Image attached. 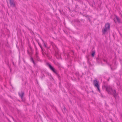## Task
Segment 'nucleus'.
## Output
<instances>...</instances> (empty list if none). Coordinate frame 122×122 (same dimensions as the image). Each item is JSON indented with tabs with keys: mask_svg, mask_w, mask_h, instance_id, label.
<instances>
[{
	"mask_svg": "<svg viewBox=\"0 0 122 122\" xmlns=\"http://www.w3.org/2000/svg\"><path fill=\"white\" fill-rule=\"evenodd\" d=\"M104 86L108 94L113 95L116 100L119 99V97L118 96V94L117 93H116L115 90H113L112 88L109 85H104Z\"/></svg>",
	"mask_w": 122,
	"mask_h": 122,
	"instance_id": "1",
	"label": "nucleus"
},
{
	"mask_svg": "<svg viewBox=\"0 0 122 122\" xmlns=\"http://www.w3.org/2000/svg\"><path fill=\"white\" fill-rule=\"evenodd\" d=\"M110 24L109 23H107L105 24V27H103L102 30V35H105L107 31L110 30Z\"/></svg>",
	"mask_w": 122,
	"mask_h": 122,
	"instance_id": "2",
	"label": "nucleus"
},
{
	"mask_svg": "<svg viewBox=\"0 0 122 122\" xmlns=\"http://www.w3.org/2000/svg\"><path fill=\"white\" fill-rule=\"evenodd\" d=\"M94 85L95 87H97L98 91L99 92H100L101 91L100 89V86L99 84V81L97 80V78H95L93 81Z\"/></svg>",
	"mask_w": 122,
	"mask_h": 122,
	"instance_id": "3",
	"label": "nucleus"
},
{
	"mask_svg": "<svg viewBox=\"0 0 122 122\" xmlns=\"http://www.w3.org/2000/svg\"><path fill=\"white\" fill-rule=\"evenodd\" d=\"M46 64L48 66L50 69L54 73H55L57 76L59 75L57 72L56 71L55 68L49 63L47 62L46 63Z\"/></svg>",
	"mask_w": 122,
	"mask_h": 122,
	"instance_id": "4",
	"label": "nucleus"
},
{
	"mask_svg": "<svg viewBox=\"0 0 122 122\" xmlns=\"http://www.w3.org/2000/svg\"><path fill=\"white\" fill-rule=\"evenodd\" d=\"M10 3V6L15 7L16 6V5L14 2V0H9Z\"/></svg>",
	"mask_w": 122,
	"mask_h": 122,
	"instance_id": "5",
	"label": "nucleus"
},
{
	"mask_svg": "<svg viewBox=\"0 0 122 122\" xmlns=\"http://www.w3.org/2000/svg\"><path fill=\"white\" fill-rule=\"evenodd\" d=\"M21 93L19 92L18 93V94L19 97H20L21 98H22V97H24V91H21Z\"/></svg>",
	"mask_w": 122,
	"mask_h": 122,
	"instance_id": "6",
	"label": "nucleus"
},
{
	"mask_svg": "<svg viewBox=\"0 0 122 122\" xmlns=\"http://www.w3.org/2000/svg\"><path fill=\"white\" fill-rule=\"evenodd\" d=\"M96 59L97 61V62L98 64H100L101 61H102L100 58H96Z\"/></svg>",
	"mask_w": 122,
	"mask_h": 122,
	"instance_id": "7",
	"label": "nucleus"
},
{
	"mask_svg": "<svg viewBox=\"0 0 122 122\" xmlns=\"http://www.w3.org/2000/svg\"><path fill=\"white\" fill-rule=\"evenodd\" d=\"M30 60L32 62L34 65H36V64L32 57H30Z\"/></svg>",
	"mask_w": 122,
	"mask_h": 122,
	"instance_id": "8",
	"label": "nucleus"
},
{
	"mask_svg": "<svg viewBox=\"0 0 122 122\" xmlns=\"http://www.w3.org/2000/svg\"><path fill=\"white\" fill-rule=\"evenodd\" d=\"M95 51H92V53L91 54V56L92 57H94V55H95Z\"/></svg>",
	"mask_w": 122,
	"mask_h": 122,
	"instance_id": "9",
	"label": "nucleus"
},
{
	"mask_svg": "<svg viewBox=\"0 0 122 122\" xmlns=\"http://www.w3.org/2000/svg\"><path fill=\"white\" fill-rule=\"evenodd\" d=\"M116 18L117 21L118 22V23H120L121 22L120 21V19L116 15Z\"/></svg>",
	"mask_w": 122,
	"mask_h": 122,
	"instance_id": "10",
	"label": "nucleus"
},
{
	"mask_svg": "<svg viewBox=\"0 0 122 122\" xmlns=\"http://www.w3.org/2000/svg\"><path fill=\"white\" fill-rule=\"evenodd\" d=\"M74 21L75 22L80 23V21L78 19H75L74 20Z\"/></svg>",
	"mask_w": 122,
	"mask_h": 122,
	"instance_id": "11",
	"label": "nucleus"
},
{
	"mask_svg": "<svg viewBox=\"0 0 122 122\" xmlns=\"http://www.w3.org/2000/svg\"><path fill=\"white\" fill-rule=\"evenodd\" d=\"M38 43V44L39 46H40L41 49L42 51L43 52V48L41 46V44H40L39 42Z\"/></svg>",
	"mask_w": 122,
	"mask_h": 122,
	"instance_id": "12",
	"label": "nucleus"
},
{
	"mask_svg": "<svg viewBox=\"0 0 122 122\" xmlns=\"http://www.w3.org/2000/svg\"><path fill=\"white\" fill-rule=\"evenodd\" d=\"M55 47L56 48V49H55L54 50H55V53L56 54H57V50H58V49L57 47L56 46H55Z\"/></svg>",
	"mask_w": 122,
	"mask_h": 122,
	"instance_id": "13",
	"label": "nucleus"
},
{
	"mask_svg": "<svg viewBox=\"0 0 122 122\" xmlns=\"http://www.w3.org/2000/svg\"><path fill=\"white\" fill-rule=\"evenodd\" d=\"M101 68L102 69V70H106L107 69V68L105 67L101 66Z\"/></svg>",
	"mask_w": 122,
	"mask_h": 122,
	"instance_id": "14",
	"label": "nucleus"
},
{
	"mask_svg": "<svg viewBox=\"0 0 122 122\" xmlns=\"http://www.w3.org/2000/svg\"><path fill=\"white\" fill-rule=\"evenodd\" d=\"M21 98V99H22V101L23 102H25V98L24 97H22V98Z\"/></svg>",
	"mask_w": 122,
	"mask_h": 122,
	"instance_id": "15",
	"label": "nucleus"
},
{
	"mask_svg": "<svg viewBox=\"0 0 122 122\" xmlns=\"http://www.w3.org/2000/svg\"><path fill=\"white\" fill-rule=\"evenodd\" d=\"M47 74L49 76H51V77H52V76H51V74L50 73H49L48 72H47Z\"/></svg>",
	"mask_w": 122,
	"mask_h": 122,
	"instance_id": "16",
	"label": "nucleus"
},
{
	"mask_svg": "<svg viewBox=\"0 0 122 122\" xmlns=\"http://www.w3.org/2000/svg\"><path fill=\"white\" fill-rule=\"evenodd\" d=\"M87 59H88V61H87V62L89 63V64L90 65V66H92V65H91V64L90 63V62L89 61V59H88V57H87Z\"/></svg>",
	"mask_w": 122,
	"mask_h": 122,
	"instance_id": "17",
	"label": "nucleus"
},
{
	"mask_svg": "<svg viewBox=\"0 0 122 122\" xmlns=\"http://www.w3.org/2000/svg\"><path fill=\"white\" fill-rule=\"evenodd\" d=\"M43 87L44 89H45L47 88V87L46 85H44L43 86Z\"/></svg>",
	"mask_w": 122,
	"mask_h": 122,
	"instance_id": "18",
	"label": "nucleus"
},
{
	"mask_svg": "<svg viewBox=\"0 0 122 122\" xmlns=\"http://www.w3.org/2000/svg\"><path fill=\"white\" fill-rule=\"evenodd\" d=\"M45 54L48 57L49 59H51V58L48 56V54H47L46 53Z\"/></svg>",
	"mask_w": 122,
	"mask_h": 122,
	"instance_id": "19",
	"label": "nucleus"
},
{
	"mask_svg": "<svg viewBox=\"0 0 122 122\" xmlns=\"http://www.w3.org/2000/svg\"><path fill=\"white\" fill-rule=\"evenodd\" d=\"M36 41L37 42V43H38L39 42V40L37 39H36V38H35Z\"/></svg>",
	"mask_w": 122,
	"mask_h": 122,
	"instance_id": "20",
	"label": "nucleus"
},
{
	"mask_svg": "<svg viewBox=\"0 0 122 122\" xmlns=\"http://www.w3.org/2000/svg\"><path fill=\"white\" fill-rule=\"evenodd\" d=\"M85 16L86 17H89V16L88 15H85Z\"/></svg>",
	"mask_w": 122,
	"mask_h": 122,
	"instance_id": "21",
	"label": "nucleus"
},
{
	"mask_svg": "<svg viewBox=\"0 0 122 122\" xmlns=\"http://www.w3.org/2000/svg\"><path fill=\"white\" fill-rule=\"evenodd\" d=\"M44 46L45 47H47L46 46V44L45 43V42H44Z\"/></svg>",
	"mask_w": 122,
	"mask_h": 122,
	"instance_id": "22",
	"label": "nucleus"
},
{
	"mask_svg": "<svg viewBox=\"0 0 122 122\" xmlns=\"http://www.w3.org/2000/svg\"><path fill=\"white\" fill-rule=\"evenodd\" d=\"M57 76L58 77V78H59V79L60 80V76L59 75H58Z\"/></svg>",
	"mask_w": 122,
	"mask_h": 122,
	"instance_id": "23",
	"label": "nucleus"
},
{
	"mask_svg": "<svg viewBox=\"0 0 122 122\" xmlns=\"http://www.w3.org/2000/svg\"><path fill=\"white\" fill-rule=\"evenodd\" d=\"M59 10V12H60V13L61 14H62V12H61V10H60V9H59L58 10Z\"/></svg>",
	"mask_w": 122,
	"mask_h": 122,
	"instance_id": "24",
	"label": "nucleus"
},
{
	"mask_svg": "<svg viewBox=\"0 0 122 122\" xmlns=\"http://www.w3.org/2000/svg\"><path fill=\"white\" fill-rule=\"evenodd\" d=\"M39 117H40V119H41V120L42 121V117H41V115H40L39 114Z\"/></svg>",
	"mask_w": 122,
	"mask_h": 122,
	"instance_id": "25",
	"label": "nucleus"
},
{
	"mask_svg": "<svg viewBox=\"0 0 122 122\" xmlns=\"http://www.w3.org/2000/svg\"><path fill=\"white\" fill-rule=\"evenodd\" d=\"M6 118L9 122H11L10 120L7 117H6Z\"/></svg>",
	"mask_w": 122,
	"mask_h": 122,
	"instance_id": "26",
	"label": "nucleus"
},
{
	"mask_svg": "<svg viewBox=\"0 0 122 122\" xmlns=\"http://www.w3.org/2000/svg\"><path fill=\"white\" fill-rule=\"evenodd\" d=\"M43 76H42L41 77V78L42 79L43 78V76L44 77H45V75L44 74H43Z\"/></svg>",
	"mask_w": 122,
	"mask_h": 122,
	"instance_id": "27",
	"label": "nucleus"
},
{
	"mask_svg": "<svg viewBox=\"0 0 122 122\" xmlns=\"http://www.w3.org/2000/svg\"><path fill=\"white\" fill-rule=\"evenodd\" d=\"M63 109L65 111L66 110V108L65 107H64V108H63Z\"/></svg>",
	"mask_w": 122,
	"mask_h": 122,
	"instance_id": "28",
	"label": "nucleus"
},
{
	"mask_svg": "<svg viewBox=\"0 0 122 122\" xmlns=\"http://www.w3.org/2000/svg\"><path fill=\"white\" fill-rule=\"evenodd\" d=\"M56 109V112H57V113H58V114H60V113L57 110V109L56 108L55 109Z\"/></svg>",
	"mask_w": 122,
	"mask_h": 122,
	"instance_id": "29",
	"label": "nucleus"
},
{
	"mask_svg": "<svg viewBox=\"0 0 122 122\" xmlns=\"http://www.w3.org/2000/svg\"><path fill=\"white\" fill-rule=\"evenodd\" d=\"M34 46H35V48H36V50H37V48L36 47V45H35V43H34Z\"/></svg>",
	"mask_w": 122,
	"mask_h": 122,
	"instance_id": "30",
	"label": "nucleus"
},
{
	"mask_svg": "<svg viewBox=\"0 0 122 122\" xmlns=\"http://www.w3.org/2000/svg\"><path fill=\"white\" fill-rule=\"evenodd\" d=\"M12 63H13V65L14 66H16V65H15V64H14V62H12Z\"/></svg>",
	"mask_w": 122,
	"mask_h": 122,
	"instance_id": "31",
	"label": "nucleus"
},
{
	"mask_svg": "<svg viewBox=\"0 0 122 122\" xmlns=\"http://www.w3.org/2000/svg\"><path fill=\"white\" fill-rule=\"evenodd\" d=\"M103 61L104 62H106L107 61L105 60V59H103Z\"/></svg>",
	"mask_w": 122,
	"mask_h": 122,
	"instance_id": "32",
	"label": "nucleus"
},
{
	"mask_svg": "<svg viewBox=\"0 0 122 122\" xmlns=\"http://www.w3.org/2000/svg\"><path fill=\"white\" fill-rule=\"evenodd\" d=\"M96 58H100V56H99V54L98 55V57H97Z\"/></svg>",
	"mask_w": 122,
	"mask_h": 122,
	"instance_id": "33",
	"label": "nucleus"
},
{
	"mask_svg": "<svg viewBox=\"0 0 122 122\" xmlns=\"http://www.w3.org/2000/svg\"><path fill=\"white\" fill-rule=\"evenodd\" d=\"M100 63H101L102 65H103L102 62V61H101Z\"/></svg>",
	"mask_w": 122,
	"mask_h": 122,
	"instance_id": "34",
	"label": "nucleus"
},
{
	"mask_svg": "<svg viewBox=\"0 0 122 122\" xmlns=\"http://www.w3.org/2000/svg\"><path fill=\"white\" fill-rule=\"evenodd\" d=\"M19 64L20 62V56H19Z\"/></svg>",
	"mask_w": 122,
	"mask_h": 122,
	"instance_id": "35",
	"label": "nucleus"
},
{
	"mask_svg": "<svg viewBox=\"0 0 122 122\" xmlns=\"http://www.w3.org/2000/svg\"><path fill=\"white\" fill-rule=\"evenodd\" d=\"M110 67V68H111V69L112 70V71H113V70H114L113 69V68L112 67H111H111Z\"/></svg>",
	"mask_w": 122,
	"mask_h": 122,
	"instance_id": "36",
	"label": "nucleus"
},
{
	"mask_svg": "<svg viewBox=\"0 0 122 122\" xmlns=\"http://www.w3.org/2000/svg\"><path fill=\"white\" fill-rule=\"evenodd\" d=\"M107 64L110 67H111V65H110L109 63H108Z\"/></svg>",
	"mask_w": 122,
	"mask_h": 122,
	"instance_id": "37",
	"label": "nucleus"
},
{
	"mask_svg": "<svg viewBox=\"0 0 122 122\" xmlns=\"http://www.w3.org/2000/svg\"><path fill=\"white\" fill-rule=\"evenodd\" d=\"M10 116V117H11L12 118V119H13V120H14V118L12 116Z\"/></svg>",
	"mask_w": 122,
	"mask_h": 122,
	"instance_id": "38",
	"label": "nucleus"
},
{
	"mask_svg": "<svg viewBox=\"0 0 122 122\" xmlns=\"http://www.w3.org/2000/svg\"><path fill=\"white\" fill-rule=\"evenodd\" d=\"M88 19L89 20V21H90V19L89 17L88 18Z\"/></svg>",
	"mask_w": 122,
	"mask_h": 122,
	"instance_id": "39",
	"label": "nucleus"
},
{
	"mask_svg": "<svg viewBox=\"0 0 122 122\" xmlns=\"http://www.w3.org/2000/svg\"><path fill=\"white\" fill-rule=\"evenodd\" d=\"M119 34H120V35L121 36H122V34H121V33H120V32L119 31Z\"/></svg>",
	"mask_w": 122,
	"mask_h": 122,
	"instance_id": "40",
	"label": "nucleus"
},
{
	"mask_svg": "<svg viewBox=\"0 0 122 122\" xmlns=\"http://www.w3.org/2000/svg\"><path fill=\"white\" fill-rule=\"evenodd\" d=\"M71 52L72 53H73V54H74V51H72Z\"/></svg>",
	"mask_w": 122,
	"mask_h": 122,
	"instance_id": "41",
	"label": "nucleus"
},
{
	"mask_svg": "<svg viewBox=\"0 0 122 122\" xmlns=\"http://www.w3.org/2000/svg\"><path fill=\"white\" fill-rule=\"evenodd\" d=\"M110 79V77H109V79L107 80V81H109Z\"/></svg>",
	"mask_w": 122,
	"mask_h": 122,
	"instance_id": "42",
	"label": "nucleus"
},
{
	"mask_svg": "<svg viewBox=\"0 0 122 122\" xmlns=\"http://www.w3.org/2000/svg\"><path fill=\"white\" fill-rule=\"evenodd\" d=\"M80 14L81 15H83V14L81 12H80Z\"/></svg>",
	"mask_w": 122,
	"mask_h": 122,
	"instance_id": "43",
	"label": "nucleus"
},
{
	"mask_svg": "<svg viewBox=\"0 0 122 122\" xmlns=\"http://www.w3.org/2000/svg\"><path fill=\"white\" fill-rule=\"evenodd\" d=\"M110 120H111V121H112V118H110L109 119Z\"/></svg>",
	"mask_w": 122,
	"mask_h": 122,
	"instance_id": "44",
	"label": "nucleus"
},
{
	"mask_svg": "<svg viewBox=\"0 0 122 122\" xmlns=\"http://www.w3.org/2000/svg\"><path fill=\"white\" fill-rule=\"evenodd\" d=\"M47 117H49V115H47Z\"/></svg>",
	"mask_w": 122,
	"mask_h": 122,
	"instance_id": "45",
	"label": "nucleus"
},
{
	"mask_svg": "<svg viewBox=\"0 0 122 122\" xmlns=\"http://www.w3.org/2000/svg\"><path fill=\"white\" fill-rule=\"evenodd\" d=\"M92 93H93L94 94H95V93H94V92L93 91H92Z\"/></svg>",
	"mask_w": 122,
	"mask_h": 122,
	"instance_id": "46",
	"label": "nucleus"
},
{
	"mask_svg": "<svg viewBox=\"0 0 122 122\" xmlns=\"http://www.w3.org/2000/svg\"><path fill=\"white\" fill-rule=\"evenodd\" d=\"M41 39L42 41L43 42V43H44V41H43V40L42 39Z\"/></svg>",
	"mask_w": 122,
	"mask_h": 122,
	"instance_id": "47",
	"label": "nucleus"
},
{
	"mask_svg": "<svg viewBox=\"0 0 122 122\" xmlns=\"http://www.w3.org/2000/svg\"><path fill=\"white\" fill-rule=\"evenodd\" d=\"M114 63V64L115 65H116V61H115Z\"/></svg>",
	"mask_w": 122,
	"mask_h": 122,
	"instance_id": "48",
	"label": "nucleus"
},
{
	"mask_svg": "<svg viewBox=\"0 0 122 122\" xmlns=\"http://www.w3.org/2000/svg\"><path fill=\"white\" fill-rule=\"evenodd\" d=\"M51 44H54V43H53V42H51Z\"/></svg>",
	"mask_w": 122,
	"mask_h": 122,
	"instance_id": "49",
	"label": "nucleus"
},
{
	"mask_svg": "<svg viewBox=\"0 0 122 122\" xmlns=\"http://www.w3.org/2000/svg\"><path fill=\"white\" fill-rule=\"evenodd\" d=\"M7 44H8V41H7Z\"/></svg>",
	"mask_w": 122,
	"mask_h": 122,
	"instance_id": "50",
	"label": "nucleus"
},
{
	"mask_svg": "<svg viewBox=\"0 0 122 122\" xmlns=\"http://www.w3.org/2000/svg\"><path fill=\"white\" fill-rule=\"evenodd\" d=\"M93 2L94 3V4H95V2L94 1H93Z\"/></svg>",
	"mask_w": 122,
	"mask_h": 122,
	"instance_id": "51",
	"label": "nucleus"
},
{
	"mask_svg": "<svg viewBox=\"0 0 122 122\" xmlns=\"http://www.w3.org/2000/svg\"><path fill=\"white\" fill-rule=\"evenodd\" d=\"M49 89L51 91V92H52L51 90V89H50V88H49Z\"/></svg>",
	"mask_w": 122,
	"mask_h": 122,
	"instance_id": "52",
	"label": "nucleus"
},
{
	"mask_svg": "<svg viewBox=\"0 0 122 122\" xmlns=\"http://www.w3.org/2000/svg\"><path fill=\"white\" fill-rule=\"evenodd\" d=\"M106 63H107V64L108 63V62H107V61L106 62Z\"/></svg>",
	"mask_w": 122,
	"mask_h": 122,
	"instance_id": "53",
	"label": "nucleus"
},
{
	"mask_svg": "<svg viewBox=\"0 0 122 122\" xmlns=\"http://www.w3.org/2000/svg\"><path fill=\"white\" fill-rule=\"evenodd\" d=\"M114 21L115 22V23H116V20H114Z\"/></svg>",
	"mask_w": 122,
	"mask_h": 122,
	"instance_id": "54",
	"label": "nucleus"
},
{
	"mask_svg": "<svg viewBox=\"0 0 122 122\" xmlns=\"http://www.w3.org/2000/svg\"><path fill=\"white\" fill-rule=\"evenodd\" d=\"M67 56H70L69 54H68V55H67Z\"/></svg>",
	"mask_w": 122,
	"mask_h": 122,
	"instance_id": "55",
	"label": "nucleus"
},
{
	"mask_svg": "<svg viewBox=\"0 0 122 122\" xmlns=\"http://www.w3.org/2000/svg\"><path fill=\"white\" fill-rule=\"evenodd\" d=\"M46 48H47V49H49V48L48 47H46Z\"/></svg>",
	"mask_w": 122,
	"mask_h": 122,
	"instance_id": "56",
	"label": "nucleus"
},
{
	"mask_svg": "<svg viewBox=\"0 0 122 122\" xmlns=\"http://www.w3.org/2000/svg\"><path fill=\"white\" fill-rule=\"evenodd\" d=\"M30 48L31 50L32 48L31 47H30Z\"/></svg>",
	"mask_w": 122,
	"mask_h": 122,
	"instance_id": "57",
	"label": "nucleus"
},
{
	"mask_svg": "<svg viewBox=\"0 0 122 122\" xmlns=\"http://www.w3.org/2000/svg\"><path fill=\"white\" fill-rule=\"evenodd\" d=\"M100 122H102V121H101V119H100Z\"/></svg>",
	"mask_w": 122,
	"mask_h": 122,
	"instance_id": "58",
	"label": "nucleus"
},
{
	"mask_svg": "<svg viewBox=\"0 0 122 122\" xmlns=\"http://www.w3.org/2000/svg\"><path fill=\"white\" fill-rule=\"evenodd\" d=\"M28 52L29 54H30L29 52L28 51Z\"/></svg>",
	"mask_w": 122,
	"mask_h": 122,
	"instance_id": "59",
	"label": "nucleus"
},
{
	"mask_svg": "<svg viewBox=\"0 0 122 122\" xmlns=\"http://www.w3.org/2000/svg\"><path fill=\"white\" fill-rule=\"evenodd\" d=\"M83 16H85V15H84L83 14Z\"/></svg>",
	"mask_w": 122,
	"mask_h": 122,
	"instance_id": "60",
	"label": "nucleus"
},
{
	"mask_svg": "<svg viewBox=\"0 0 122 122\" xmlns=\"http://www.w3.org/2000/svg\"><path fill=\"white\" fill-rule=\"evenodd\" d=\"M73 11H74L75 12H76V10H73Z\"/></svg>",
	"mask_w": 122,
	"mask_h": 122,
	"instance_id": "61",
	"label": "nucleus"
},
{
	"mask_svg": "<svg viewBox=\"0 0 122 122\" xmlns=\"http://www.w3.org/2000/svg\"><path fill=\"white\" fill-rule=\"evenodd\" d=\"M117 85L118 86V83H117Z\"/></svg>",
	"mask_w": 122,
	"mask_h": 122,
	"instance_id": "62",
	"label": "nucleus"
},
{
	"mask_svg": "<svg viewBox=\"0 0 122 122\" xmlns=\"http://www.w3.org/2000/svg\"><path fill=\"white\" fill-rule=\"evenodd\" d=\"M31 71H32V72H33V73L34 72L32 70H31Z\"/></svg>",
	"mask_w": 122,
	"mask_h": 122,
	"instance_id": "63",
	"label": "nucleus"
},
{
	"mask_svg": "<svg viewBox=\"0 0 122 122\" xmlns=\"http://www.w3.org/2000/svg\"><path fill=\"white\" fill-rule=\"evenodd\" d=\"M18 101H19V102H20V100H18Z\"/></svg>",
	"mask_w": 122,
	"mask_h": 122,
	"instance_id": "64",
	"label": "nucleus"
}]
</instances>
